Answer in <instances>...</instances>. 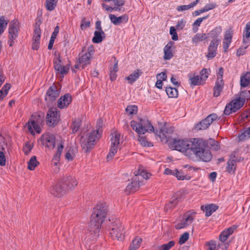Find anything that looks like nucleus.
Masks as SVG:
<instances>
[{"label":"nucleus","mask_w":250,"mask_h":250,"mask_svg":"<svg viewBox=\"0 0 250 250\" xmlns=\"http://www.w3.org/2000/svg\"><path fill=\"white\" fill-rule=\"evenodd\" d=\"M205 142L203 139H174L169 143V147L180 151L193 161L208 160L210 155L205 150Z\"/></svg>","instance_id":"1"},{"label":"nucleus","mask_w":250,"mask_h":250,"mask_svg":"<svg viewBox=\"0 0 250 250\" xmlns=\"http://www.w3.org/2000/svg\"><path fill=\"white\" fill-rule=\"evenodd\" d=\"M108 211L107 205L106 203H99L93 208L91 217L89 227L90 232L96 235L99 233L102 224L106 217Z\"/></svg>","instance_id":"2"},{"label":"nucleus","mask_w":250,"mask_h":250,"mask_svg":"<svg viewBox=\"0 0 250 250\" xmlns=\"http://www.w3.org/2000/svg\"><path fill=\"white\" fill-rule=\"evenodd\" d=\"M102 122L101 120L97 122L98 129L93 130L86 136H83L81 139V144L83 149L85 152H87L89 149L93 148L95 145L98 141L101 136L102 130L100 129L102 127Z\"/></svg>","instance_id":"3"},{"label":"nucleus","mask_w":250,"mask_h":250,"mask_svg":"<svg viewBox=\"0 0 250 250\" xmlns=\"http://www.w3.org/2000/svg\"><path fill=\"white\" fill-rule=\"evenodd\" d=\"M134 173V177L132 178L131 182L128 184L125 189L126 194H130L135 191L142 184V182L140 180L138 176H141L144 179L147 180L152 175L150 173L147 172L146 170L142 168H139L137 170L135 171Z\"/></svg>","instance_id":"4"},{"label":"nucleus","mask_w":250,"mask_h":250,"mask_svg":"<svg viewBox=\"0 0 250 250\" xmlns=\"http://www.w3.org/2000/svg\"><path fill=\"white\" fill-rule=\"evenodd\" d=\"M109 233L113 239L123 241L125 237V228L119 219H113L109 226Z\"/></svg>","instance_id":"5"},{"label":"nucleus","mask_w":250,"mask_h":250,"mask_svg":"<svg viewBox=\"0 0 250 250\" xmlns=\"http://www.w3.org/2000/svg\"><path fill=\"white\" fill-rule=\"evenodd\" d=\"M130 125L139 134H144L146 132H154L153 125L147 119H140L139 122L131 121Z\"/></svg>","instance_id":"6"},{"label":"nucleus","mask_w":250,"mask_h":250,"mask_svg":"<svg viewBox=\"0 0 250 250\" xmlns=\"http://www.w3.org/2000/svg\"><path fill=\"white\" fill-rule=\"evenodd\" d=\"M244 102L245 99L240 97L234 99L226 105L224 113L229 115L232 112L237 111L243 106Z\"/></svg>","instance_id":"7"},{"label":"nucleus","mask_w":250,"mask_h":250,"mask_svg":"<svg viewBox=\"0 0 250 250\" xmlns=\"http://www.w3.org/2000/svg\"><path fill=\"white\" fill-rule=\"evenodd\" d=\"M110 139L111 146L106 157L108 160L111 159L117 153L120 144V134L116 132L112 133Z\"/></svg>","instance_id":"8"},{"label":"nucleus","mask_w":250,"mask_h":250,"mask_svg":"<svg viewBox=\"0 0 250 250\" xmlns=\"http://www.w3.org/2000/svg\"><path fill=\"white\" fill-rule=\"evenodd\" d=\"M94 52V49L93 45L89 46L85 52L84 53V49H83L79 59V63L82 65V69L90 64V59Z\"/></svg>","instance_id":"9"},{"label":"nucleus","mask_w":250,"mask_h":250,"mask_svg":"<svg viewBox=\"0 0 250 250\" xmlns=\"http://www.w3.org/2000/svg\"><path fill=\"white\" fill-rule=\"evenodd\" d=\"M60 119L59 113L56 108H50L47 112L46 120V124L50 126H55Z\"/></svg>","instance_id":"10"},{"label":"nucleus","mask_w":250,"mask_h":250,"mask_svg":"<svg viewBox=\"0 0 250 250\" xmlns=\"http://www.w3.org/2000/svg\"><path fill=\"white\" fill-rule=\"evenodd\" d=\"M60 91L57 87L53 84L50 86L46 92L45 96V101L47 102L48 106L50 105L56 98L59 96Z\"/></svg>","instance_id":"11"},{"label":"nucleus","mask_w":250,"mask_h":250,"mask_svg":"<svg viewBox=\"0 0 250 250\" xmlns=\"http://www.w3.org/2000/svg\"><path fill=\"white\" fill-rule=\"evenodd\" d=\"M194 214L195 213L194 212L191 213L190 212L185 213L182 217L181 222L177 223L175 225V229H180L190 225L194 220Z\"/></svg>","instance_id":"12"},{"label":"nucleus","mask_w":250,"mask_h":250,"mask_svg":"<svg viewBox=\"0 0 250 250\" xmlns=\"http://www.w3.org/2000/svg\"><path fill=\"white\" fill-rule=\"evenodd\" d=\"M53 62L54 64V68L58 73L62 75H64L68 73L70 66L69 64H67L65 66L62 65V62L60 59L59 54H55Z\"/></svg>","instance_id":"13"},{"label":"nucleus","mask_w":250,"mask_h":250,"mask_svg":"<svg viewBox=\"0 0 250 250\" xmlns=\"http://www.w3.org/2000/svg\"><path fill=\"white\" fill-rule=\"evenodd\" d=\"M41 124V121H39L36 116H32L27 124L28 130L33 135L35 134L34 131L38 133H40L42 131Z\"/></svg>","instance_id":"14"},{"label":"nucleus","mask_w":250,"mask_h":250,"mask_svg":"<svg viewBox=\"0 0 250 250\" xmlns=\"http://www.w3.org/2000/svg\"><path fill=\"white\" fill-rule=\"evenodd\" d=\"M217 116L216 114H211L208 116L204 120H203L198 124L196 125L195 128L198 130L206 129L208 128L213 122L217 119Z\"/></svg>","instance_id":"15"},{"label":"nucleus","mask_w":250,"mask_h":250,"mask_svg":"<svg viewBox=\"0 0 250 250\" xmlns=\"http://www.w3.org/2000/svg\"><path fill=\"white\" fill-rule=\"evenodd\" d=\"M42 144L48 149H52L55 147V139L54 136L50 134L46 133L42 135L41 139Z\"/></svg>","instance_id":"16"},{"label":"nucleus","mask_w":250,"mask_h":250,"mask_svg":"<svg viewBox=\"0 0 250 250\" xmlns=\"http://www.w3.org/2000/svg\"><path fill=\"white\" fill-rule=\"evenodd\" d=\"M203 141L205 142V146L204 147L205 150H206L210 153V158L208 160H199V161H203L205 162H209L211 160L212 157V155L210 151V150L208 149V146L209 145L210 146L211 148L215 151H217L220 149V146L219 145V143L216 140L212 139H209L208 141H206L203 140Z\"/></svg>","instance_id":"17"},{"label":"nucleus","mask_w":250,"mask_h":250,"mask_svg":"<svg viewBox=\"0 0 250 250\" xmlns=\"http://www.w3.org/2000/svg\"><path fill=\"white\" fill-rule=\"evenodd\" d=\"M220 40H211L208 48V54L206 55L207 58L211 59L215 57L217 54V49Z\"/></svg>","instance_id":"18"},{"label":"nucleus","mask_w":250,"mask_h":250,"mask_svg":"<svg viewBox=\"0 0 250 250\" xmlns=\"http://www.w3.org/2000/svg\"><path fill=\"white\" fill-rule=\"evenodd\" d=\"M50 193L56 197H60L65 193L66 188L63 186L60 181L59 183L50 188Z\"/></svg>","instance_id":"19"},{"label":"nucleus","mask_w":250,"mask_h":250,"mask_svg":"<svg viewBox=\"0 0 250 250\" xmlns=\"http://www.w3.org/2000/svg\"><path fill=\"white\" fill-rule=\"evenodd\" d=\"M61 181L63 186L66 188V190L75 188L78 184L76 178L70 175L65 176Z\"/></svg>","instance_id":"20"},{"label":"nucleus","mask_w":250,"mask_h":250,"mask_svg":"<svg viewBox=\"0 0 250 250\" xmlns=\"http://www.w3.org/2000/svg\"><path fill=\"white\" fill-rule=\"evenodd\" d=\"M19 22L16 20H13L9 26V38L16 39L18 37L19 30Z\"/></svg>","instance_id":"21"},{"label":"nucleus","mask_w":250,"mask_h":250,"mask_svg":"<svg viewBox=\"0 0 250 250\" xmlns=\"http://www.w3.org/2000/svg\"><path fill=\"white\" fill-rule=\"evenodd\" d=\"M233 36V31L231 29L226 30L224 33V39L223 41V47L224 52L228 51Z\"/></svg>","instance_id":"22"},{"label":"nucleus","mask_w":250,"mask_h":250,"mask_svg":"<svg viewBox=\"0 0 250 250\" xmlns=\"http://www.w3.org/2000/svg\"><path fill=\"white\" fill-rule=\"evenodd\" d=\"M72 102V97L69 93H66L61 97L58 101V107L60 109L67 107Z\"/></svg>","instance_id":"23"},{"label":"nucleus","mask_w":250,"mask_h":250,"mask_svg":"<svg viewBox=\"0 0 250 250\" xmlns=\"http://www.w3.org/2000/svg\"><path fill=\"white\" fill-rule=\"evenodd\" d=\"M174 44V42L172 41H169L167 43V44L164 47V55L163 56V59L165 60H169L173 57V55L172 53V51L173 49Z\"/></svg>","instance_id":"24"},{"label":"nucleus","mask_w":250,"mask_h":250,"mask_svg":"<svg viewBox=\"0 0 250 250\" xmlns=\"http://www.w3.org/2000/svg\"><path fill=\"white\" fill-rule=\"evenodd\" d=\"M181 194L179 193H176L171 198L169 202L166 205L165 209L167 211L173 208L181 201Z\"/></svg>","instance_id":"25"},{"label":"nucleus","mask_w":250,"mask_h":250,"mask_svg":"<svg viewBox=\"0 0 250 250\" xmlns=\"http://www.w3.org/2000/svg\"><path fill=\"white\" fill-rule=\"evenodd\" d=\"M109 18L111 22L115 25H119L124 21L126 22L128 21V17L126 15L117 17L115 15L109 14Z\"/></svg>","instance_id":"26"},{"label":"nucleus","mask_w":250,"mask_h":250,"mask_svg":"<svg viewBox=\"0 0 250 250\" xmlns=\"http://www.w3.org/2000/svg\"><path fill=\"white\" fill-rule=\"evenodd\" d=\"M224 82L223 80L220 78H217L216 81L214 86L213 96L217 97H218L224 88Z\"/></svg>","instance_id":"27"},{"label":"nucleus","mask_w":250,"mask_h":250,"mask_svg":"<svg viewBox=\"0 0 250 250\" xmlns=\"http://www.w3.org/2000/svg\"><path fill=\"white\" fill-rule=\"evenodd\" d=\"M236 229V227L235 226H232L223 231L219 236L220 240L222 242H224L233 233Z\"/></svg>","instance_id":"28"},{"label":"nucleus","mask_w":250,"mask_h":250,"mask_svg":"<svg viewBox=\"0 0 250 250\" xmlns=\"http://www.w3.org/2000/svg\"><path fill=\"white\" fill-rule=\"evenodd\" d=\"M218 208V207L215 204H209L207 206H202L201 209L205 212V215L207 217L210 216L213 212L215 211Z\"/></svg>","instance_id":"29"},{"label":"nucleus","mask_w":250,"mask_h":250,"mask_svg":"<svg viewBox=\"0 0 250 250\" xmlns=\"http://www.w3.org/2000/svg\"><path fill=\"white\" fill-rule=\"evenodd\" d=\"M189 83L190 85H199L202 84V81L200 79L199 76L196 75L195 73L190 72L188 75Z\"/></svg>","instance_id":"30"},{"label":"nucleus","mask_w":250,"mask_h":250,"mask_svg":"<svg viewBox=\"0 0 250 250\" xmlns=\"http://www.w3.org/2000/svg\"><path fill=\"white\" fill-rule=\"evenodd\" d=\"M142 74V72L139 69L134 71L128 77L125 78L129 83L132 84L135 82Z\"/></svg>","instance_id":"31"},{"label":"nucleus","mask_w":250,"mask_h":250,"mask_svg":"<svg viewBox=\"0 0 250 250\" xmlns=\"http://www.w3.org/2000/svg\"><path fill=\"white\" fill-rule=\"evenodd\" d=\"M222 32V27L218 26L213 29L208 35L212 39V40H220L217 38Z\"/></svg>","instance_id":"32"},{"label":"nucleus","mask_w":250,"mask_h":250,"mask_svg":"<svg viewBox=\"0 0 250 250\" xmlns=\"http://www.w3.org/2000/svg\"><path fill=\"white\" fill-rule=\"evenodd\" d=\"M208 35L206 33H198L195 34L192 38V42L194 44H198L200 42L207 40Z\"/></svg>","instance_id":"33"},{"label":"nucleus","mask_w":250,"mask_h":250,"mask_svg":"<svg viewBox=\"0 0 250 250\" xmlns=\"http://www.w3.org/2000/svg\"><path fill=\"white\" fill-rule=\"evenodd\" d=\"M103 37H105V34L103 31H95L94 33L92 42L96 43H100L102 42L103 40Z\"/></svg>","instance_id":"34"},{"label":"nucleus","mask_w":250,"mask_h":250,"mask_svg":"<svg viewBox=\"0 0 250 250\" xmlns=\"http://www.w3.org/2000/svg\"><path fill=\"white\" fill-rule=\"evenodd\" d=\"M250 83V72H248L241 77L240 84L242 87L247 86Z\"/></svg>","instance_id":"35"},{"label":"nucleus","mask_w":250,"mask_h":250,"mask_svg":"<svg viewBox=\"0 0 250 250\" xmlns=\"http://www.w3.org/2000/svg\"><path fill=\"white\" fill-rule=\"evenodd\" d=\"M58 0H46L45 6L46 9L49 11L54 10L58 2Z\"/></svg>","instance_id":"36"},{"label":"nucleus","mask_w":250,"mask_h":250,"mask_svg":"<svg viewBox=\"0 0 250 250\" xmlns=\"http://www.w3.org/2000/svg\"><path fill=\"white\" fill-rule=\"evenodd\" d=\"M63 149V145L62 144H60V145L58 146L57 151L55 155L54 156V158L53 161H54V164L57 165L59 162L60 158L61 155L62 153V151Z\"/></svg>","instance_id":"37"},{"label":"nucleus","mask_w":250,"mask_h":250,"mask_svg":"<svg viewBox=\"0 0 250 250\" xmlns=\"http://www.w3.org/2000/svg\"><path fill=\"white\" fill-rule=\"evenodd\" d=\"M82 122L80 119H75L72 122L70 128L72 131V133H75L80 128Z\"/></svg>","instance_id":"38"},{"label":"nucleus","mask_w":250,"mask_h":250,"mask_svg":"<svg viewBox=\"0 0 250 250\" xmlns=\"http://www.w3.org/2000/svg\"><path fill=\"white\" fill-rule=\"evenodd\" d=\"M166 92L169 98H175L177 97L178 95L177 89L170 86L166 87Z\"/></svg>","instance_id":"39"},{"label":"nucleus","mask_w":250,"mask_h":250,"mask_svg":"<svg viewBox=\"0 0 250 250\" xmlns=\"http://www.w3.org/2000/svg\"><path fill=\"white\" fill-rule=\"evenodd\" d=\"M236 162L234 160H229L227 163V167H226L227 171L229 173H234L236 169Z\"/></svg>","instance_id":"40"},{"label":"nucleus","mask_w":250,"mask_h":250,"mask_svg":"<svg viewBox=\"0 0 250 250\" xmlns=\"http://www.w3.org/2000/svg\"><path fill=\"white\" fill-rule=\"evenodd\" d=\"M199 1V0H196L191 3H190L188 5H184L178 6L177 7V10L178 11H183L185 10H189V9L193 8L194 7Z\"/></svg>","instance_id":"41"},{"label":"nucleus","mask_w":250,"mask_h":250,"mask_svg":"<svg viewBox=\"0 0 250 250\" xmlns=\"http://www.w3.org/2000/svg\"><path fill=\"white\" fill-rule=\"evenodd\" d=\"M174 176L176 177L179 180H189L190 179L189 176L185 175L182 171H179L178 169H175Z\"/></svg>","instance_id":"42"},{"label":"nucleus","mask_w":250,"mask_h":250,"mask_svg":"<svg viewBox=\"0 0 250 250\" xmlns=\"http://www.w3.org/2000/svg\"><path fill=\"white\" fill-rule=\"evenodd\" d=\"M142 239L140 237L135 238L132 242L131 244L129 247V250H136L138 249L142 242Z\"/></svg>","instance_id":"43"},{"label":"nucleus","mask_w":250,"mask_h":250,"mask_svg":"<svg viewBox=\"0 0 250 250\" xmlns=\"http://www.w3.org/2000/svg\"><path fill=\"white\" fill-rule=\"evenodd\" d=\"M36 156H32L28 162V168L31 170H34L39 164Z\"/></svg>","instance_id":"44"},{"label":"nucleus","mask_w":250,"mask_h":250,"mask_svg":"<svg viewBox=\"0 0 250 250\" xmlns=\"http://www.w3.org/2000/svg\"><path fill=\"white\" fill-rule=\"evenodd\" d=\"M173 131L174 128L172 127L165 128L161 130L158 135L160 138L164 139V138H167L166 134L172 133Z\"/></svg>","instance_id":"45"},{"label":"nucleus","mask_w":250,"mask_h":250,"mask_svg":"<svg viewBox=\"0 0 250 250\" xmlns=\"http://www.w3.org/2000/svg\"><path fill=\"white\" fill-rule=\"evenodd\" d=\"M41 29L39 27H36L34 29V34L33 38L34 42H40L41 38Z\"/></svg>","instance_id":"46"},{"label":"nucleus","mask_w":250,"mask_h":250,"mask_svg":"<svg viewBox=\"0 0 250 250\" xmlns=\"http://www.w3.org/2000/svg\"><path fill=\"white\" fill-rule=\"evenodd\" d=\"M102 7L105 9V10L107 11H109L110 12H112L113 11H124L125 9L124 8H118V7H111L107 5H106L104 3L102 4Z\"/></svg>","instance_id":"47"},{"label":"nucleus","mask_w":250,"mask_h":250,"mask_svg":"<svg viewBox=\"0 0 250 250\" xmlns=\"http://www.w3.org/2000/svg\"><path fill=\"white\" fill-rule=\"evenodd\" d=\"M7 25V22L4 20L3 16L0 17V36L3 33Z\"/></svg>","instance_id":"48"},{"label":"nucleus","mask_w":250,"mask_h":250,"mask_svg":"<svg viewBox=\"0 0 250 250\" xmlns=\"http://www.w3.org/2000/svg\"><path fill=\"white\" fill-rule=\"evenodd\" d=\"M126 113L128 115L136 114L137 111V106L136 105H128L125 109Z\"/></svg>","instance_id":"49"},{"label":"nucleus","mask_w":250,"mask_h":250,"mask_svg":"<svg viewBox=\"0 0 250 250\" xmlns=\"http://www.w3.org/2000/svg\"><path fill=\"white\" fill-rule=\"evenodd\" d=\"M208 15L206 16L203 18H198L193 23V26L197 27V29L195 30L194 28L193 27V30L194 32H196L198 30V27L200 26L201 22L204 20H206L208 18Z\"/></svg>","instance_id":"50"},{"label":"nucleus","mask_w":250,"mask_h":250,"mask_svg":"<svg viewBox=\"0 0 250 250\" xmlns=\"http://www.w3.org/2000/svg\"><path fill=\"white\" fill-rule=\"evenodd\" d=\"M175 243L174 241H170L167 244L162 245L160 246V250H169L173 247Z\"/></svg>","instance_id":"51"},{"label":"nucleus","mask_w":250,"mask_h":250,"mask_svg":"<svg viewBox=\"0 0 250 250\" xmlns=\"http://www.w3.org/2000/svg\"><path fill=\"white\" fill-rule=\"evenodd\" d=\"M250 138V126L245 130L240 135H239V139L240 140H243Z\"/></svg>","instance_id":"52"},{"label":"nucleus","mask_w":250,"mask_h":250,"mask_svg":"<svg viewBox=\"0 0 250 250\" xmlns=\"http://www.w3.org/2000/svg\"><path fill=\"white\" fill-rule=\"evenodd\" d=\"M208 70L206 68H203L200 71L199 77L202 82L205 81L208 78Z\"/></svg>","instance_id":"53"},{"label":"nucleus","mask_w":250,"mask_h":250,"mask_svg":"<svg viewBox=\"0 0 250 250\" xmlns=\"http://www.w3.org/2000/svg\"><path fill=\"white\" fill-rule=\"evenodd\" d=\"M189 233L188 232L184 233L179 238V243L180 245L185 244L189 238Z\"/></svg>","instance_id":"54"},{"label":"nucleus","mask_w":250,"mask_h":250,"mask_svg":"<svg viewBox=\"0 0 250 250\" xmlns=\"http://www.w3.org/2000/svg\"><path fill=\"white\" fill-rule=\"evenodd\" d=\"M138 141L141 145L144 146H151V143L148 142L146 140V139L144 137L139 136L138 138Z\"/></svg>","instance_id":"55"},{"label":"nucleus","mask_w":250,"mask_h":250,"mask_svg":"<svg viewBox=\"0 0 250 250\" xmlns=\"http://www.w3.org/2000/svg\"><path fill=\"white\" fill-rule=\"evenodd\" d=\"M169 33L171 35V39L173 41H177L178 40V34L177 33L176 29L174 26H171L170 27Z\"/></svg>","instance_id":"56"},{"label":"nucleus","mask_w":250,"mask_h":250,"mask_svg":"<svg viewBox=\"0 0 250 250\" xmlns=\"http://www.w3.org/2000/svg\"><path fill=\"white\" fill-rule=\"evenodd\" d=\"M33 145L30 142L27 143L23 148V151L25 155H28L33 148Z\"/></svg>","instance_id":"57"},{"label":"nucleus","mask_w":250,"mask_h":250,"mask_svg":"<svg viewBox=\"0 0 250 250\" xmlns=\"http://www.w3.org/2000/svg\"><path fill=\"white\" fill-rule=\"evenodd\" d=\"M206 246L208 247V250H216V243L213 240L206 242Z\"/></svg>","instance_id":"58"},{"label":"nucleus","mask_w":250,"mask_h":250,"mask_svg":"<svg viewBox=\"0 0 250 250\" xmlns=\"http://www.w3.org/2000/svg\"><path fill=\"white\" fill-rule=\"evenodd\" d=\"M114 5V7L123 8L122 6L125 4V1L124 0H112Z\"/></svg>","instance_id":"59"},{"label":"nucleus","mask_w":250,"mask_h":250,"mask_svg":"<svg viewBox=\"0 0 250 250\" xmlns=\"http://www.w3.org/2000/svg\"><path fill=\"white\" fill-rule=\"evenodd\" d=\"M186 21L184 20L179 21L176 25L177 30L182 29L185 25Z\"/></svg>","instance_id":"60"},{"label":"nucleus","mask_w":250,"mask_h":250,"mask_svg":"<svg viewBox=\"0 0 250 250\" xmlns=\"http://www.w3.org/2000/svg\"><path fill=\"white\" fill-rule=\"evenodd\" d=\"M90 22L89 21H86L85 18L83 19L82 21V23L81 25V28L82 30L85 29L87 27H89Z\"/></svg>","instance_id":"61"},{"label":"nucleus","mask_w":250,"mask_h":250,"mask_svg":"<svg viewBox=\"0 0 250 250\" xmlns=\"http://www.w3.org/2000/svg\"><path fill=\"white\" fill-rule=\"evenodd\" d=\"M216 7V4L214 3H211L209 4H207L204 6V9L206 12H207L209 10H212L214 8H215Z\"/></svg>","instance_id":"62"},{"label":"nucleus","mask_w":250,"mask_h":250,"mask_svg":"<svg viewBox=\"0 0 250 250\" xmlns=\"http://www.w3.org/2000/svg\"><path fill=\"white\" fill-rule=\"evenodd\" d=\"M6 159L4 153L0 151V165L3 166L5 165Z\"/></svg>","instance_id":"63"},{"label":"nucleus","mask_w":250,"mask_h":250,"mask_svg":"<svg viewBox=\"0 0 250 250\" xmlns=\"http://www.w3.org/2000/svg\"><path fill=\"white\" fill-rule=\"evenodd\" d=\"M245 33V36L247 38H250V21L248 22L245 27V30L244 31Z\"/></svg>","instance_id":"64"}]
</instances>
